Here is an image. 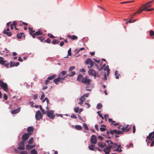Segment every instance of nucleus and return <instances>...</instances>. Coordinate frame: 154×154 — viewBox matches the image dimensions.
<instances>
[{"mask_svg": "<svg viewBox=\"0 0 154 154\" xmlns=\"http://www.w3.org/2000/svg\"><path fill=\"white\" fill-rule=\"evenodd\" d=\"M77 79L79 82L87 85H89L90 84L91 80L88 79L87 76L84 78L83 75L82 74H79L78 76Z\"/></svg>", "mask_w": 154, "mask_h": 154, "instance_id": "1", "label": "nucleus"}, {"mask_svg": "<svg viewBox=\"0 0 154 154\" xmlns=\"http://www.w3.org/2000/svg\"><path fill=\"white\" fill-rule=\"evenodd\" d=\"M88 74L91 76H94V79H96V77H100V75L96 71L93 69H90L88 71Z\"/></svg>", "mask_w": 154, "mask_h": 154, "instance_id": "2", "label": "nucleus"}, {"mask_svg": "<svg viewBox=\"0 0 154 154\" xmlns=\"http://www.w3.org/2000/svg\"><path fill=\"white\" fill-rule=\"evenodd\" d=\"M85 64L87 65H89L88 66V68L90 69L93 66L94 63L91 59L89 58L87 59L85 61Z\"/></svg>", "mask_w": 154, "mask_h": 154, "instance_id": "3", "label": "nucleus"}, {"mask_svg": "<svg viewBox=\"0 0 154 154\" xmlns=\"http://www.w3.org/2000/svg\"><path fill=\"white\" fill-rule=\"evenodd\" d=\"M7 62V61L4 60L3 57H0V64L8 68L9 67V64Z\"/></svg>", "mask_w": 154, "mask_h": 154, "instance_id": "4", "label": "nucleus"}, {"mask_svg": "<svg viewBox=\"0 0 154 154\" xmlns=\"http://www.w3.org/2000/svg\"><path fill=\"white\" fill-rule=\"evenodd\" d=\"M88 95L89 94L86 93L85 94L83 95L81 97L79 98V100L80 101L78 103L80 105H82L83 104L84 101L85 100V97H88Z\"/></svg>", "mask_w": 154, "mask_h": 154, "instance_id": "5", "label": "nucleus"}, {"mask_svg": "<svg viewBox=\"0 0 154 154\" xmlns=\"http://www.w3.org/2000/svg\"><path fill=\"white\" fill-rule=\"evenodd\" d=\"M47 116L50 119H54L55 115L54 114V111L52 110L50 111H47Z\"/></svg>", "mask_w": 154, "mask_h": 154, "instance_id": "6", "label": "nucleus"}, {"mask_svg": "<svg viewBox=\"0 0 154 154\" xmlns=\"http://www.w3.org/2000/svg\"><path fill=\"white\" fill-rule=\"evenodd\" d=\"M25 142L23 140L20 141L17 147V148L19 150H23L25 149Z\"/></svg>", "mask_w": 154, "mask_h": 154, "instance_id": "7", "label": "nucleus"}, {"mask_svg": "<svg viewBox=\"0 0 154 154\" xmlns=\"http://www.w3.org/2000/svg\"><path fill=\"white\" fill-rule=\"evenodd\" d=\"M112 148V145H110L109 146L106 147L103 150L105 154H109L111 149Z\"/></svg>", "mask_w": 154, "mask_h": 154, "instance_id": "8", "label": "nucleus"}, {"mask_svg": "<svg viewBox=\"0 0 154 154\" xmlns=\"http://www.w3.org/2000/svg\"><path fill=\"white\" fill-rule=\"evenodd\" d=\"M42 115L39 110H38L36 113L35 117L36 120H39L40 119H42Z\"/></svg>", "mask_w": 154, "mask_h": 154, "instance_id": "9", "label": "nucleus"}, {"mask_svg": "<svg viewBox=\"0 0 154 154\" xmlns=\"http://www.w3.org/2000/svg\"><path fill=\"white\" fill-rule=\"evenodd\" d=\"M31 134V133L24 134L22 136V139L23 141H25L27 140Z\"/></svg>", "mask_w": 154, "mask_h": 154, "instance_id": "10", "label": "nucleus"}, {"mask_svg": "<svg viewBox=\"0 0 154 154\" xmlns=\"http://www.w3.org/2000/svg\"><path fill=\"white\" fill-rule=\"evenodd\" d=\"M147 140H154V131L149 133L146 137V141H147Z\"/></svg>", "mask_w": 154, "mask_h": 154, "instance_id": "11", "label": "nucleus"}, {"mask_svg": "<svg viewBox=\"0 0 154 154\" xmlns=\"http://www.w3.org/2000/svg\"><path fill=\"white\" fill-rule=\"evenodd\" d=\"M131 128V126L128 125H127L126 126L125 125L122 128V131L126 132L129 131Z\"/></svg>", "mask_w": 154, "mask_h": 154, "instance_id": "12", "label": "nucleus"}, {"mask_svg": "<svg viewBox=\"0 0 154 154\" xmlns=\"http://www.w3.org/2000/svg\"><path fill=\"white\" fill-rule=\"evenodd\" d=\"M153 0L149 1L144 5H142L141 7L143 8L145 10H146L147 8L151 7V4L153 2Z\"/></svg>", "mask_w": 154, "mask_h": 154, "instance_id": "13", "label": "nucleus"}, {"mask_svg": "<svg viewBox=\"0 0 154 154\" xmlns=\"http://www.w3.org/2000/svg\"><path fill=\"white\" fill-rule=\"evenodd\" d=\"M0 85L5 91L6 92L8 91V88L7 83H5L2 81Z\"/></svg>", "mask_w": 154, "mask_h": 154, "instance_id": "14", "label": "nucleus"}, {"mask_svg": "<svg viewBox=\"0 0 154 154\" xmlns=\"http://www.w3.org/2000/svg\"><path fill=\"white\" fill-rule=\"evenodd\" d=\"M91 144H95L97 142V138L96 136L94 135L91 136L90 140Z\"/></svg>", "mask_w": 154, "mask_h": 154, "instance_id": "15", "label": "nucleus"}, {"mask_svg": "<svg viewBox=\"0 0 154 154\" xmlns=\"http://www.w3.org/2000/svg\"><path fill=\"white\" fill-rule=\"evenodd\" d=\"M56 76V75H51L48 77L45 82V85H48L49 84V80H51L53 79H54L55 77Z\"/></svg>", "mask_w": 154, "mask_h": 154, "instance_id": "16", "label": "nucleus"}, {"mask_svg": "<svg viewBox=\"0 0 154 154\" xmlns=\"http://www.w3.org/2000/svg\"><path fill=\"white\" fill-rule=\"evenodd\" d=\"M43 34V32L42 30L39 29L38 31L36 32L33 33L32 35V38H35L36 37V36H38L40 35H41Z\"/></svg>", "mask_w": 154, "mask_h": 154, "instance_id": "17", "label": "nucleus"}, {"mask_svg": "<svg viewBox=\"0 0 154 154\" xmlns=\"http://www.w3.org/2000/svg\"><path fill=\"white\" fill-rule=\"evenodd\" d=\"M110 132L111 133V134L112 135H113L114 133L118 135L122 133V131H119V130H117L116 129H114L112 130H111Z\"/></svg>", "mask_w": 154, "mask_h": 154, "instance_id": "18", "label": "nucleus"}, {"mask_svg": "<svg viewBox=\"0 0 154 154\" xmlns=\"http://www.w3.org/2000/svg\"><path fill=\"white\" fill-rule=\"evenodd\" d=\"M21 108L20 107L12 110L11 111V113L12 114H15L19 112L20 111Z\"/></svg>", "mask_w": 154, "mask_h": 154, "instance_id": "19", "label": "nucleus"}, {"mask_svg": "<svg viewBox=\"0 0 154 154\" xmlns=\"http://www.w3.org/2000/svg\"><path fill=\"white\" fill-rule=\"evenodd\" d=\"M22 37L24 38L23 39H24L25 36L23 33L20 32V33H18L17 35V37L18 39L21 38Z\"/></svg>", "mask_w": 154, "mask_h": 154, "instance_id": "20", "label": "nucleus"}, {"mask_svg": "<svg viewBox=\"0 0 154 154\" xmlns=\"http://www.w3.org/2000/svg\"><path fill=\"white\" fill-rule=\"evenodd\" d=\"M97 144L98 146L101 148H103L106 146V143L102 142H98Z\"/></svg>", "mask_w": 154, "mask_h": 154, "instance_id": "21", "label": "nucleus"}, {"mask_svg": "<svg viewBox=\"0 0 154 154\" xmlns=\"http://www.w3.org/2000/svg\"><path fill=\"white\" fill-rule=\"evenodd\" d=\"M95 68L97 69H98L99 71H100L101 70L103 69V68L105 66L106 64L105 63H104L103 66L100 67V68L99 67V66L96 63L95 64Z\"/></svg>", "mask_w": 154, "mask_h": 154, "instance_id": "22", "label": "nucleus"}, {"mask_svg": "<svg viewBox=\"0 0 154 154\" xmlns=\"http://www.w3.org/2000/svg\"><path fill=\"white\" fill-rule=\"evenodd\" d=\"M89 149L91 150L96 151L97 149L95 148V146L94 145H91L88 146Z\"/></svg>", "mask_w": 154, "mask_h": 154, "instance_id": "23", "label": "nucleus"}, {"mask_svg": "<svg viewBox=\"0 0 154 154\" xmlns=\"http://www.w3.org/2000/svg\"><path fill=\"white\" fill-rule=\"evenodd\" d=\"M35 146V145H29L27 144L26 146V149L27 150H30L34 148Z\"/></svg>", "mask_w": 154, "mask_h": 154, "instance_id": "24", "label": "nucleus"}, {"mask_svg": "<svg viewBox=\"0 0 154 154\" xmlns=\"http://www.w3.org/2000/svg\"><path fill=\"white\" fill-rule=\"evenodd\" d=\"M67 37L69 38H71L72 40H74L77 39L78 37L76 35H67Z\"/></svg>", "mask_w": 154, "mask_h": 154, "instance_id": "25", "label": "nucleus"}, {"mask_svg": "<svg viewBox=\"0 0 154 154\" xmlns=\"http://www.w3.org/2000/svg\"><path fill=\"white\" fill-rule=\"evenodd\" d=\"M3 33L6 34L8 36H11L12 35L11 32H10L6 31L5 29L3 31Z\"/></svg>", "mask_w": 154, "mask_h": 154, "instance_id": "26", "label": "nucleus"}, {"mask_svg": "<svg viewBox=\"0 0 154 154\" xmlns=\"http://www.w3.org/2000/svg\"><path fill=\"white\" fill-rule=\"evenodd\" d=\"M29 34L32 37V35L33 34V33L35 32V30H33L32 28L31 27H29Z\"/></svg>", "mask_w": 154, "mask_h": 154, "instance_id": "27", "label": "nucleus"}, {"mask_svg": "<svg viewBox=\"0 0 154 154\" xmlns=\"http://www.w3.org/2000/svg\"><path fill=\"white\" fill-rule=\"evenodd\" d=\"M33 127L32 126L29 127L27 128V131L29 133H32L33 131Z\"/></svg>", "mask_w": 154, "mask_h": 154, "instance_id": "28", "label": "nucleus"}, {"mask_svg": "<svg viewBox=\"0 0 154 154\" xmlns=\"http://www.w3.org/2000/svg\"><path fill=\"white\" fill-rule=\"evenodd\" d=\"M145 10L144 8L142 7L141 6L139 9L136 12V13L137 14H140L143 11Z\"/></svg>", "mask_w": 154, "mask_h": 154, "instance_id": "29", "label": "nucleus"}, {"mask_svg": "<svg viewBox=\"0 0 154 154\" xmlns=\"http://www.w3.org/2000/svg\"><path fill=\"white\" fill-rule=\"evenodd\" d=\"M67 73V72L66 71H63L60 72L58 75V76L60 77H61V76L65 75Z\"/></svg>", "mask_w": 154, "mask_h": 154, "instance_id": "30", "label": "nucleus"}, {"mask_svg": "<svg viewBox=\"0 0 154 154\" xmlns=\"http://www.w3.org/2000/svg\"><path fill=\"white\" fill-rule=\"evenodd\" d=\"M60 77L59 76H58V77L57 78L53 80V81L56 84H58V82H60Z\"/></svg>", "mask_w": 154, "mask_h": 154, "instance_id": "31", "label": "nucleus"}, {"mask_svg": "<svg viewBox=\"0 0 154 154\" xmlns=\"http://www.w3.org/2000/svg\"><path fill=\"white\" fill-rule=\"evenodd\" d=\"M36 38H37L38 40L40 41L41 42H42L44 39H45V38L44 36H36Z\"/></svg>", "mask_w": 154, "mask_h": 154, "instance_id": "32", "label": "nucleus"}, {"mask_svg": "<svg viewBox=\"0 0 154 154\" xmlns=\"http://www.w3.org/2000/svg\"><path fill=\"white\" fill-rule=\"evenodd\" d=\"M30 154H38L36 150L35 149H32L30 151Z\"/></svg>", "mask_w": 154, "mask_h": 154, "instance_id": "33", "label": "nucleus"}, {"mask_svg": "<svg viewBox=\"0 0 154 154\" xmlns=\"http://www.w3.org/2000/svg\"><path fill=\"white\" fill-rule=\"evenodd\" d=\"M60 41L58 40L54 39L52 42V43L53 45H55L58 44L59 42Z\"/></svg>", "mask_w": 154, "mask_h": 154, "instance_id": "34", "label": "nucleus"}, {"mask_svg": "<svg viewBox=\"0 0 154 154\" xmlns=\"http://www.w3.org/2000/svg\"><path fill=\"white\" fill-rule=\"evenodd\" d=\"M75 128L77 130H81L82 129V127L80 125H75Z\"/></svg>", "mask_w": 154, "mask_h": 154, "instance_id": "35", "label": "nucleus"}, {"mask_svg": "<svg viewBox=\"0 0 154 154\" xmlns=\"http://www.w3.org/2000/svg\"><path fill=\"white\" fill-rule=\"evenodd\" d=\"M115 75H116L115 78L116 79H118L119 78V76L120 75V74H118V72L116 70L115 71Z\"/></svg>", "mask_w": 154, "mask_h": 154, "instance_id": "36", "label": "nucleus"}, {"mask_svg": "<svg viewBox=\"0 0 154 154\" xmlns=\"http://www.w3.org/2000/svg\"><path fill=\"white\" fill-rule=\"evenodd\" d=\"M75 74V72L74 71H72L68 74L69 76H72Z\"/></svg>", "mask_w": 154, "mask_h": 154, "instance_id": "37", "label": "nucleus"}, {"mask_svg": "<svg viewBox=\"0 0 154 154\" xmlns=\"http://www.w3.org/2000/svg\"><path fill=\"white\" fill-rule=\"evenodd\" d=\"M39 107H40V109L41 110V111H42V113L43 114H45L46 113V112H45V111L44 110V109H43L42 106L41 105H40L39 106Z\"/></svg>", "mask_w": 154, "mask_h": 154, "instance_id": "38", "label": "nucleus"}, {"mask_svg": "<svg viewBox=\"0 0 154 154\" xmlns=\"http://www.w3.org/2000/svg\"><path fill=\"white\" fill-rule=\"evenodd\" d=\"M45 101H46L47 102V105H48L49 102V100L48 99V97H45L44 99L43 100L42 102L43 103L44 102H45Z\"/></svg>", "mask_w": 154, "mask_h": 154, "instance_id": "39", "label": "nucleus"}, {"mask_svg": "<svg viewBox=\"0 0 154 154\" xmlns=\"http://www.w3.org/2000/svg\"><path fill=\"white\" fill-rule=\"evenodd\" d=\"M102 107V104L100 103L97 104V108L98 109H100Z\"/></svg>", "mask_w": 154, "mask_h": 154, "instance_id": "40", "label": "nucleus"}, {"mask_svg": "<svg viewBox=\"0 0 154 154\" xmlns=\"http://www.w3.org/2000/svg\"><path fill=\"white\" fill-rule=\"evenodd\" d=\"M28 143L29 144H32L33 142V138L31 137L28 140Z\"/></svg>", "mask_w": 154, "mask_h": 154, "instance_id": "41", "label": "nucleus"}, {"mask_svg": "<svg viewBox=\"0 0 154 154\" xmlns=\"http://www.w3.org/2000/svg\"><path fill=\"white\" fill-rule=\"evenodd\" d=\"M14 66H15V62L11 61L10 64V67H12Z\"/></svg>", "mask_w": 154, "mask_h": 154, "instance_id": "42", "label": "nucleus"}, {"mask_svg": "<svg viewBox=\"0 0 154 154\" xmlns=\"http://www.w3.org/2000/svg\"><path fill=\"white\" fill-rule=\"evenodd\" d=\"M131 147H133V144L131 143H130L129 145H127V148L128 149L130 148Z\"/></svg>", "mask_w": 154, "mask_h": 154, "instance_id": "43", "label": "nucleus"}, {"mask_svg": "<svg viewBox=\"0 0 154 154\" xmlns=\"http://www.w3.org/2000/svg\"><path fill=\"white\" fill-rule=\"evenodd\" d=\"M112 149H115L117 146V144L115 143H113H113L112 144Z\"/></svg>", "mask_w": 154, "mask_h": 154, "instance_id": "44", "label": "nucleus"}, {"mask_svg": "<svg viewBox=\"0 0 154 154\" xmlns=\"http://www.w3.org/2000/svg\"><path fill=\"white\" fill-rule=\"evenodd\" d=\"M117 148L116 149H115L114 150H113V151H117V152H118V150H119V148L121 147V145L120 144H119V145H117Z\"/></svg>", "mask_w": 154, "mask_h": 154, "instance_id": "45", "label": "nucleus"}, {"mask_svg": "<svg viewBox=\"0 0 154 154\" xmlns=\"http://www.w3.org/2000/svg\"><path fill=\"white\" fill-rule=\"evenodd\" d=\"M83 127L85 130H88V127L86 124L84 123L83 124Z\"/></svg>", "mask_w": 154, "mask_h": 154, "instance_id": "46", "label": "nucleus"}, {"mask_svg": "<svg viewBox=\"0 0 154 154\" xmlns=\"http://www.w3.org/2000/svg\"><path fill=\"white\" fill-rule=\"evenodd\" d=\"M149 33L150 36H153L154 35V32L152 30H151L149 31Z\"/></svg>", "mask_w": 154, "mask_h": 154, "instance_id": "47", "label": "nucleus"}, {"mask_svg": "<svg viewBox=\"0 0 154 154\" xmlns=\"http://www.w3.org/2000/svg\"><path fill=\"white\" fill-rule=\"evenodd\" d=\"M151 141V143L150 144V146H153L154 145V140H148V143H149L150 142V141Z\"/></svg>", "mask_w": 154, "mask_h": 154, "instance_id": "48", "label": "nucleus"}, {"mask_svg": "<svg viewBox=\"0 0 154 154\" xmlns=\"http://www.w3.org/2000/svg\"><path fill=\"white\" fill-rule=\"evenodd\" d=\"M97 113L98 114V115L100 116V118H101L103 119V117L102 115L100 113V111H98L97 112Z\"/></svg>", "mask_w": 154, "mask_h": 154, "instance_id": "49", "label": "nucleus"}, {"mask_svg": "<svg viewBox=\"0 0 154 154\" xmlns=\"http://www.w3.org/2000/svg\"><path fill=\"white\" fill-rule=\"evenodd\" d=\"M71 48H70L69 49V50H68V55L70 56L72 54H71Z\"/></svg>", "mask_w": 154, "mask_h": 154, "instance_id": "50", "label": "nucleus"}, {"mask_svg": "<svg viewBox=\"0 0 154 154\" xmlns=\"http://www.w3.org/2000/svg\"><path fill=\"white\" fill-rule=\"evenodd\" d=\"M134 2V1H127V2H121L120 3V4H126V3H129L131 2Z\"/></svg>", "mask_w": 154, "mask_h": 154, "instance_id": "51", "label": "nucleus"}, {"mask_svg": "<svg viewBox=\"0 0 154 154\" xmlns=\"http://www.w3.org/2000/svg\"><path fill=\"white\" fill-rule=\"evenodd\" d=\"M38 96V95L37 94H35L32 96L33 99L34 100L36 99L37 98Z\"/></svg>", "mask_w": 154, "mask_h": 154, "instance_id": "52", "label": "nucleus"}, {"mask_svg": "<svg viewBox=\"0 0 154 154\" xmlns=\"http://www.w3.org/2000/svg\"><path fill=\"white\" fill-rule=\"evenodd\" d=\"M75 66H70L69 68V71H71L72 70L75 69Z\"/></svg>", "mask_w": 154, "mask_h": 154, "instance_id": "53", "label": "nucleus"}, {"mask_svg": "<svg viewBox=\"0 0 154 154\" xmlns=\"http://www.w3.org/2000/svg\"><path fill=\"white\" fill-rule=\"evenodd\" d=\"M51 42V40L49 38H48L47 39L44 41V42L48 43H50Z\"/></svg>", "mask_w": 154, "mask_h": 154, "instance_id": "54", "label": "nucleus"}, {"mask_svg": "<svg viewBox=\"0 0 154 154\" xmlns=\"http://www.w3.org/2000/svg\"><path fill=\"white\" fill-rule=\"evenodd\" d=\"M60 82L62 83L63 82V81L65 79V77H60Z\"/></svg>", "mask_w": 154, "mask_h": 154, "instance_id": "55", "label": "nucleus"}, {"mask_svg": "<svg viewBox=\"0 0 154 154\" xmlns=\"http://www.w3.org/2000/svg\"><path fill=\"white\" fill-rule=\"evenodd\" d=\"M79 110V108L78 107H76L74 109V111L75 112L78 113Z\"/></svg>", "mask_w": 154, "mask_h": 154, "instance_id": "56", "label": "nucleus"}, {"mask_svg": "<svg viewBox=\"0 0 154 154\" xmlns=\"http://www.w3.org/2000/svg\"><path fill=\"white\" fill-rule=\"evenodd\" d=\"M106 142L108 143L109 144H112L113 143V142L111 140H108L106 141Z\"/></svg>", "mask_w": 154, "mask_h": 154, "instance_id": "57", "label": "nucleus"}, {"mask_svg": "<svg viewBox=\"0 0 154 154\" xmlns=\"http://www.w3.org/2000/svg\"><path fill=\"white\" fill-rule=\"evenodd\" d=\"M20 154H28V152L26 151H23L20 152Z\"/></svg>", "mask_w": 154, "mask_h": 154, "instance_id": "58", "label": "nucleus"}, {"mask_svg": "<svg viewBox=\"0 0 154 154\" xmlns=\"http://www.w3.org/2000/svg\"><path fill=\"white\" fill-rule=\"evenodd\" d=\"M100 130L101 131H104L106 130V129L105 128L101 127L100 128Z\"/></svg>", "mask_w": 154, "mask_h": 154, "instance_id": "59", "label": "nucleus"}, {"mask_svg": "<svg viewBox=\"0 0 154 154\" xmlns=\"http://www.w3.org/2000/svg\"><path fill=\"white\" fill-rule=\"evenodd\" d=\"M136 21V20H129L128 21V23H131L133 22H135Z\"/></svg>", "mask_w": 154, "mask_h": 154, "instance_id": "60", "label": "nucleus"}, {"mask_svg": "<svg viewBox=\"0 0 154 154\" xmlns=\"http://www.w3.org/2000/svg\"><path fill=\"white\" fill-rule=\"evenodd\" d=\"M12 24L14 26H16L17 24V23L16 21H13V23Z\"/></svg>", "mask_w": 154, "mask_h": 154, "instance_id": "61", "label": "nucleus"}, {"mask_svg": "<svg viewBox=\"0 0 154 154\" xmlns=\"http://www.w3.org/2000/svg\"><path fill=\"white\" fill-rule=\"evenodd\" d=\"M4 98L5 100H7L8 99V96L5 94L4 95Z\"/></svg>", "mask_w": 154, "mask_h": 154, "instance_id": "62", "label": "nucleus"}, {"mask_svg": "<svg viewBox=\"0 0 154 154\" xmlns=\"http://www.w3.org/2000/svg\"><path fill=\"white\" fill-rule=\"evenodd\" d=\"M64 42L63 41H62L60 42V45L61 47H62L64 45Z\"/></svg>", "mask_w": 154, "mask_h": 154, "instance_id": "63", "label": "nucleus"}, {"mask_svg": "<svg viewBox=\"0 0 154 154\" xmlns=\"http://www.w3.org/2000/svg\"><path fill=\"white\" fill-rule=\"evenodd\" d=\"M71 118H73V119H76V118H77V117L74 114L72 115H71Z\"/></svg>", "mask_w": 154, "mask_h": 154, "instance_id": "64", "label": "nucleus"}]
</instances>
